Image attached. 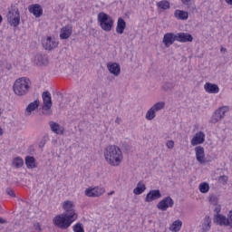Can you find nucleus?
Returning <instances> with one entry per match:
<instances>
[{"instance_id":"nucleus-31","label":"nucleus","mask_w":232,"mask_h":232,"mask_svg":"<svg viewBox=\"0 0 232 232\" xmlns=\"http://www.w3.org/2000/svg\"><path fill=\"white\" fill-rule=\"evenodd\" d=\"M166 106V102H159L157 103H155L151 109L157 113V111H160V110H164Z\"/></svg>"},{"instance_id":"nucleus-6","label":"nucleus","mask_w":232,"mask_h":232,"mask_svg":"<svg viewBox=\"0 0 232 232\" xmlns=\"http://www.w3.org/2000/svg\"><path fill=\"white\" fill-rule=\"evenodd\" d=\"M42 99L44 101V106L42 108L43 115H52V94H50V92H44Z\"/></svg>"},{"instance_id":"nucleus-2","label":"nucleus","mask_w":232,"mask_h":232,"mask_svg":"<svg viewBox=\"0 0 232 232\" xmlns=\"http://www.w3.org/2000/svg\"><path fill=\"white\" fill-rule=\"evenodd\" d=\"M104 157L110 166H120L123 159L122 150L117 145H109L104 150Z\"/></svg>"},{"instance_id":"nucleus-28","label":"nucleus","mask_w":232,"mask_h":232,"mask_svg":"<svg viewBox=\"0 0 232 232\" xmlns=\"http://www.w3.org/2000/svg\"><path fill=\"white\" fill-rule=\"evenodd\" d=\"M146 191V185L142 183H138L137 188L133 189L134 195H142Z\"/></svg>"},{"instance_id":"nucleus-20","label":"nucleus","mask_w":232,"mask_h":232,"mask_svg":"<svg viewBox=\"0 0 232 232\" xmlns=\"http://www.w3.org/2000/svg\"><path fill=\"white\" fill-rule=\"evenodd\" d=\"M39 104H40L39 100H35L34 102L29 103L25 109L26 117H30V115H32V111H35V110L39 108Z\"/></svg>"},{"instance_id":"nucleus-29","label":"nucleus","mask_w":232,"mask_h":232,"mask_svg":"<svg viewBox=\"0 0 232 232\" xmlns=\"http://www.w3.org/2000/svg\"><path fill=\"white\" fill-rule=\"evenodd\" d=\"M217 222H218L219 226H229V218H227L226 216L218 215Z\"/></svg>"},{"instance_id":"nucleus-41","label":"nucleus","mask_w":232,"mask_h":232,"mask_svg":"<svg viewBox=\"0 0 232 232\" xmlns=\"http://www.w3.org/2000/svg\"><path fill=\"white\" fill-rule=\"evenodd\" d=\"M228 222H229V225L231 229H232V210L229 211V214H228Z\"/></svg>"},{"instance_id":"nucleus-10","label":"nucleus","mask_w":232,"mask_h":232,"mask_svg":"<svg viewBox=\"0 0 232 232\" xmlns=\"http://www.w3.org/2000/svg\"><path fill=\"white\" fill-rule=\"evenodd\" d=\"M162 198V194L160 193V190L152 189L147 194L145 198V202H153V200H159V198Z\"/></svg>"},{"instance_id":"nucleus-4","label":"nucleus","mask_w":232,"mask_h":232,"mask_svg":"<svg viewBox=\"0 0 232 232\" xmlns=\"http://www.w3.org/2000/svg\"><path fill=\"white\" fill-rule=\"evenodd\" d=\"M98 23L104 32H111L113 28V18L104 12L98 14Z\"/></svg>"},{"instance_id":"nucleus-42","label":"nucleus","mask_w":232,"mask_h":232,"mask_svg":"<svg viewBox=\"0 0 232 232\" xmlns=\"http://www.w3.org/2000/svg\"><path fill=\"white\" fill-rule=\"evenodd\" d=\"M46 144V140H43L39 142V148H44V145Z\"/></svg>"},{"instance_id":"nucleus-11","label":"nucleus","mask_w":232,"mask_h":232,"mask_svg":"<svg viewBox=\"0 0 232 232\" xmlns=\"http://www.w3.org/2000/svg\"><path fill=\"white\" fill-rule=\"evenodd\" d=\"M104 188L95 187L93 188H87L85 190L86 197H101L102 195H104Z\"/></svg>"},{"instance_id":"nucleus-23","label":"nucleus","mask_w":232,"mask_h":232,"mask_svg":"<svg viewBox=\"0 0 232 232\" xmlns=\"http://www.w3.org/2000/svg\"><path fill=\"white\" fill-rule=\"evenodd\" d=\"M174 17H176V19H179L180 21H188V18L189 17V14L186 11L178 9L174 13Z\"/></svg>"},{"instance_id":"nucleus-19","label":"nucleus","mask_w":232,"mask_h":232,"mask_svg":"<svg viewBox=\"0 0 232 232\" xmlns=\"http://www.w3.org/2000/svg\"><path fill=\"white\" fill-rule=\"evenodd\" d=\"M49 126L53 133H55L56 135H63V133H64L63 127H61V125L55 121H50Z\"/></svg>"},{"instance_id":"nucleus-37","label":"nucleus","mask_w":232,"mask_h":232,"mask_svg":"<svg viewBox=\"0 0 232 232\" xmlns=\"http://www.w3.org/2000/svg\"><path fill=\"white\" fill-rule=\"evenodd\" d=\"M218 180L221 184H227L228 178L227 176H220Z\"/></svg>"},{"instance_id":"nucleus-7","label":"nucleus","mask_w":232,"mask_h":232,"mask_svg":"<svg viewBox=\"0 0 232 232\" xmlns=\"http://www.w3.org/2000/svg\"><path fill=\"white\" fill-rule=\"evenodd\" d=\"M227 111H229V106L219 107L212 115L210 123L217 124V122H220V121L226 117V113H227Z\"/></svg>"},{"instance_id":"nucleus-33","label":"nucleus","mask_w":232,"mask_h":232,"mask_svg":"<svg viewBox=\"0 0 232 232\" xmlns=\"http://www.w3.org/2000/svg\"><path fill=\"white\" fill-rule=\"evenodd\" d=\"M199 191L200 193H208L209 191V184L207 182H203L199 185Z\"/></svg>"},{"instance_id":"nucleus-12","label":"nucleus","mask_w":232,"mask_h":232,"mask_svg":"<svg viewBox=\"0 0 232 232\" xmlns=\"http://www.w3.org/2000/svg\"><path fill=\"white\" fill-rule=\"evenodd\" d=\"M175 41H177V34L173 33H167L163 36V44H165L167 48H169Z\"/></svg>"},{"instance_id":"nucleus-15","label":"nucleus","mask_w":232,"mask_h":232,"mask_svg":"<svg viewBox=\"0 0 232 232\" xmlns=\"http://www.w3.org/2000/svg\"><path fill=\"white\" fill-rule=\"evenodd\" d=\"M176 39L179 43H191L193 41V35L188 33L176 34Z\"/></svg>"},{"instance_id":"nucleus-38","label":"nucleus","mask_w":232,"mask_h":232,"mask_svg":"<svg viewBox=\"0 0 232 232\" xmlns=\"http://www.w3.org/2000/svg\"><path fill=\"white\" fill-rule=\"evenodd\" d=\"M5 193L9 195V197L15 198V192L11 188H7Z\"/></svg>"},{"instance_id":"nucleus-32","label":"nucleus","mask_w":232,"mask_h":232,"mask_svg":"<svg viewBox=\"0 0 232 232\" xmlns=\"http://www.w3.org/2000/svg\"><path fill=\"white\" fill-rule=\"evenodd\" d=\"M159 8L161 10H169V2L163 0L158 3Z\"/></svg>"},{"instance_id":"nucleus-48","label":"nucleus","mask_w":232,"mask_h":232,"mask_svg":"<svg viewBox=\"0 0 232 232\" xmlns=\"http://www.w3.org/2000/svg\"><path fill=\"white\" fill-rule=\"evenodd\" d=\"M220 52H226V49L224 47H221Z\"/></svg>"},{"instance_id":"nucleus-1","label":"nucleus","mask_w":232,"mask_h":232,"mask_svg":"<svg viewBox=\"0 0 232 232\" xmlns=\"http://www.w3.org/2000/svg\"><path fill=\"white\" fill-rule=\"evenodd\" d=\"M63 209L64 213L56 216L53 222L60 229H68L76 221L79 215L75 212V203L72 200L64 201L63 203Z\"/></svg>"},{"instance_id":"nucleus-27","label":"nucleus","mask_w":232,"mask_h":232,"mask_svg":"<svg viewBox=\"0 0 232 232\" xmlns=\"http://www.w3.org/2000/svg\"><path fill=\"white\" fill-rule=\"evenodd\" d=\"M182 227V222L178 219L172 223V225L169 227V230L173 232H179L180 231V228Z\"/></svg>"},{"instance_id":"nucleus-49","label":"nucleus","mask_w":232,"mask_h":232,"mask_svg":"<svg viewBox=\"0 0 232 232\" xmlns=\"http://www.w3.org/2000/svg\"><path fill=\"white\" fill-rule=\"evenodd\" d=\"M3 23V16L0 15V24Z\"/></svg>"},{"instance_id":"nucleus-34","label":"nucleus","mask_w":232,"mask_h":232,"mask_svg":"<svg viewBox=\"0 0 232 232\" xmlns=\"http://www.w3.org/2000/svg\"><path fill=\"white\" fill-rule=\"evenodd\" d=\"M156 112L150 108L147 113H146V119L147 121H153V119H155L156 117Z\"/></svg>"},{"instance_id":"nucleus-50","label":"nucleus","mask_w":232,"mask_h":232,"mask_svg":"<svg viewBox=\"0 0 232 232\" xmlns=\"http://www.w3.org/2000/svg\"><path fill=\"white\" fill-rule=\"evenodd\" d=\"M3 135V129L0 128V137Z\"/></svg>"},{"instance_id":"nucleus-22","label":"nucleus","mask_w":232,"mask_h":232,"mask_svg":"<svg viewBox=\"0 0 232 232\" xmlns=\"http://www.w3.org/2000/svg\"><path fill=\"white\" fill-rule=\"evenodd\" d=\"M34 63L36 66H46V64H48V58L43 54H37Z\"/></svg>"},{"instance_id":"nucleus-3","label":"nucleus","mask_w":232,"mask_h":232,"mask_svg":"<svg viewBox=\"0 0 232 232\" xmlns=\"http://www.w3.org/2000/svg\"><path fill=\"white\" fill-rule=\"evenodd\" d=\"M30 86H32V82H30V79L22 77L14 82L13 90L15 95L23 97V95H26V93L30 92Z\"/></svg>"},{"instance_id":"nucleus-9","label":"nucleus","mask_w":232,"mask_h":232,"mask_svg":"<svg viewBox=\"0 0 232 232\" xmlns=\"http://www.w3.org/2000/svg\"><path fill=\"white\" fill-rule=\"evenodd\" d=\"M59 45V43L55 41V39L48 36L47 38L43 40V46L44 50H53L54 48H57Z\"/></svg>"},{"instance_id":"nucleus-18","label":"nucleus","mask_w":232,"mask_h":232,"mask_svg":"<svg viewBox=\"0 0 232 232\" xmlns=\"http://www.w3.org/2000/svg\"><path fill=\"white\" fill-rule=\"evenodd\" d=\"M72 25L67 24L62 27L60 31V39H69L72 35Z\"/></svg>"},{"instance_id":"nucleus-21","label":"nucleus","mask_w":232,"mask_h":232,"mask_svg":"<svg viewBox=\"0 0 232 232\" xmlns=\"http://www.w3.org/2000/svg\"><path fill=\"white\" fill-rule=\"evenodd\" d=\"M204 88L207 93H218L220 92V88L215 83L207 82L205 83Z\"/></svg>"},{"instance_id":"nucleus-35","label":"nucleus","mask_w":232,"mask_h":232,"mask_svg":"<svg viewBox=\"0 0 232 232\" xmlns=\"http://www.w3.org/2000/svg\"><path fill=\"white\" fill-rule=\"evenodd\" d=\"M162 90L164 92H169V90H173V83L171 82L164 83V85L162 86Z\"/></svg>"},{"instance_id":"nucleus-17","label":"nucleus","mask_w":232,"mask_h":232,"mask_svg":"<svg viewBox=\"0 0 232 232\" xmlns=\"http://www.w3.org/2000/svg\"><path fill=\"white\" fill-rule=\"evenodd\" d=\"M204 140H206V134L199 131L192 138L191 144L192 146H198V144H203Z\"/></svg>"},{"instance_id":"nucleus-5","label":"nucleus","mask_w":232,"mask_h":232,"mask_svg":"<svg viewBox=\"0 0 232 232\" xmlns=\"http://www.w3.org/2000/svg\"><path fill=\"white\" fill-rule=\"evenodd\" d=\"M7 21L10 23L11 26H19L21 23V14L19 13V8L15 5L11 7L8 12Z\"/></svg>"},{"instance_id":"nucleus-14","label":"nucleus","mask_w":232,"mask_h":232,"mask_svg":"<svg viewBox=\"0 0 232 232\" xmlns=\"http://www.w3.org/2000/svg\"><path fill=\"white\" fill-rule=\"evenodd\" d=\"M28 10L30 14L34 15V17H41V15H43V7L39 4L29 5Z\"/></svg>"},{"instance_id":"nucleus-25","label":"nucleus","mask_w":232,"mask_h":232,"mask_svg":"<svg viewBox=\"0 0 232 232\" xmlns=\"http://www.w3.org/2000/svg\"><path fill=\"white\" fill-rule=\"evenodd\" d=\"M211 229V218L206 216L202 224V232H208Z\"/></svg>"},{"instance_id":"nucleus-39","label":"nucleus","mask_w":232,"mask_h":232,"mask_svg":"<svg viewBox=\"0 0 232 232\" xmlns=\"http://www.w3.org/2000/svg\"><path fill=\"white\" fill-rule=\"evenodd\" d=\"M166 146L169 150H173V148H175V142L173 140H169Z\"/></svg>"},{"instance_id":"nucleus-13","label":"nucleus","mask_w":232,"mask_h":232,"mask_svg":"<svg viewBox=\"0 0 232 232\" xmlns=\"http://www.w3.org/2000/svg\"><path fill=\"white\" fill-rule=\"evenodd\" d=\"M196 151V159L199 164H205L206 163V153L204 152V147L198 146L195 148Z\"/></svg>"},{"instance_id":"nucleus-43","label":"nucleus","mask_w":232,"mask_h":232,"mask_svg":"<svg viewBox=\"0 0 232 232\" xmlns=\"http://www.w3.org/2000/svg\"><path fill=\"white\" fill-rule=\"evenodd\" d=\"M181 3H183V5H189V3H191V0H181Z\"/></svg>"},{"instance_id":"nucleus-16","label":"nucleus","mask_w":232,"mask_h":232,"mask_svg":"<svg viewBox=\"0 0 232 232\" xmlns=\"http://www.w3.org/2000/svg\"><path fill=\"white\" fill-rule=\"evenodd\" d=\"M107 69L109 70L110 73L115 77H119V75H121V65L117 63H108Z\"/></svg>"},{"instance_id":"nucleus-36","label":"nucleus","mask_w":232,"mask_h":232,"mask_svg":"<svg viewBox=\"0 0 232 232\" xmlns=\"http://www.w3.org/2000/svg\"><path fill=\"white\" fill-rule=\"evenodd\" d=\"M74 232H84V228L82 227V224L77 223L73 226Z\"/></svg>"},{"instance_id":"nucleus-24","label":"nucleus","mask_w":232,"mask_h":232,"mask_svg":"<svg viewBox=\"0 0 232 232\" xmlns=\"http://www.w3.org/2000/svg\"><path fill=\"white\" fill-rule=\"evenodd\" d=\"M124 30H126V21H124L122 18H119L116 26V32L117 34L122 35V34H124Z\"/></svg>"},{"instance_id":"nucleus-30","label":"nucleus","mask_w":232,"mask_h":232,"mask_svg":"<svg viewBox=\"0 0 232 232\" xmlns=\"http://www.w3.org/2000/svg\"><path fill=\"white\" fill-rule=\"evenodd\" d=\"M24 164V160L21 157H16L13 160L14 168H16V169L23 168Z\"/></svg>"},{"instance_id":"nucleus-51","label":"nucleus","mask_w":232,"mask_h":232,"mask_svg":"<svg viewBox=\"0 0 232 232\" xmlns=\"http://www.w3.org/2000/svg\"><path fill=\"white\" fill-rule=\"evenodd\" d=\"M113 193H114V191H111V192L110 193V195H113Z\"/></svg>"},{"instance_id":"nucleus-8","label":"nucleus","mask_w":232,"mask_h":232,"mask_svg":"<svg viewBox=\"0 0 232 232\" xmlns=\"http://www.w3.org/2000/svg\"><path fill=\"white\" fill-rule=\"evenodd\" d=\"M174 204L175 202L171 197H166L157 204V208L160 211H168V208H171Z\"/></svg>"},{"instance_id":"nucleus-44","label":"nucleus","mask_w":232,"mask_h":232,"mask_svg":"<svg viewBox=\"0 0 232 232\" xmlns=\"http://www.w3.org/2000/svg\"><path fill=\"white\" fill-rule=\"evenodd\" d=\"M121 121H122V120L119 117H117L115 120L116 124H121Z\"/></svg>"},{"instance_id":"nucleus-26","label":"nucleus","mask_w":232,"mask_h":232,"mask_svg":"<svg viewBox=\"0 0 232 232\" xmlns=\"http://www.w3.org/2000/svg\"><path fill=\"white\" fill-rule=\"evenodd\" d=\"M25 165L29 169H34V168H37L35 165V158L34 156H27L25 158Z\"/></svg>"},{"instance_id":"nucleus-45","label":"nucleus","mask_w":232,"mask_h":232,"mask_svg":"<svg viewBox=\"0 0 232 232\" xmlns=\"http://www.w3.org/2000/svg\"><path fill=\"white\" fill-rule=\"evenodd\" d=\"M0 224H7L6 219L0 218Z\"/></svg>"},{"instance_id":"nucleus-40","label":"nucleus","mask_w":232,"mask_h":232,"mask_svg":"<svg viewBox=\"0 0 232 232\" xmlns=\"http://www.w3.org/2000/svg\"><path fill=\"white\" fill-rule=\"evenodd\" d=\"M34 228L38 231V232H41L43 231V228L41 227V225L39 223H34Z\"/></svg>"},{"instance_id":"nucleus-46","label":"nucleus","mask_w":232,"mask_h":232,"mask_svg":"<svg viewBox=\"0 0 232 232\" xmlns=\"http://www.w3.org/2000/svg\"><path fill=\"white\" fill-rule=\"evenodd\" d=\"M215 211H216V213H220V207H217V208H215Z\"/></svg>"},{"instance_id":"nucleus-52","label":"nucleus","mask_w":232,"mask_h":232,"mask_svg":"<svg viewBox=\"0 0 232 232\" xmlns=\"http://www.w3.org/2000/svg\"><path fill=\"white\" fill-rule=\"evenodd\" d=\"M0 115H1V109H0Z\"/></svg>"},{"instance_id":"nucleus-47","label":"nucleus","mask_w":232,"mask_h":232,"mask_svg":"<svg viewBox=\"0 0 232 232\" xmlns=\"http://www.w3.org/2000/svg\"><path fill=\"white\" fill-rule=\"evenodd\" d=\"M227 5H232V0H225Z\"/></svg>"}]
</instances>
